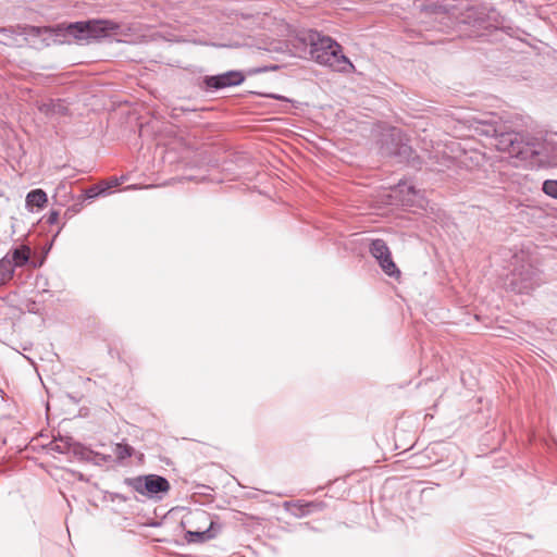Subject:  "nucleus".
<instances>
[{"instance_id": "nucleus-4", "label": "nucleus", "mask_w": 557, "mask_h": 557, "mask_svg": "<svg viewBox=\"0 0 557 557\" xmlns=\"http://www.w3.org/2000/svg\"><path fill=\"white\" fill-rule=\"evenodd\" d=\"M120 24L111 20H88L58 26L59 34L73 37L77 42L89 44L115 34Z\"/></svg>"}, {"instance_id": "nucleus-7", "label": "nucleus", "mask_w": 557, "mask_h": 557, "mask_svg": "<svg viewBox=\"0 0 557 557\" xmlns=\"http://www.w3.org/2000/svg\"><path fill=\"white\" fill-rule=\"evenodd\" d=\"M124 483L138 494L148 497H153L160 493H168L171 487L165 478L157 474L126 478Z\"/></svg>"}, {"instance_id": "nucleus-18", "label": "nucleus", "mask_w": 557, "mask_h": 557, "mask_svg": "<svg viewBox=\"0 0 557 557\" xmlns=\"http://www.w3.org/2000/svg\"><path fill=\"white\" fill-rule=\"evenodd\" d=\"M530 143H535V144H539V145L547 146L546 153L548 156L555 154L556 156V162L552 163V164H537V165L525 164L527 166H530V168H544V166H556L557 165V143L554 140L553 137L546 138L544 141H539L536 139H531Z\"/></svg>"}, {"instance_id": "nucleus-15", "label": "nucleus", "mask_w": 557, "mask_h": 557, "mask_svg": "<svg viewBox=\"0 0 557 557\" xmlns=\"http://www.w3.org/2000/svg\"><path fill=\"white\" fill-rule=\"evenodd\" d=\"M12 260L13 267H23L26 264L30 257V249L27 246L15 248L11 253H8Z\"/></svg>"}, {"instance_id": "nucleus-26", "label": "nucleus", "mask_w": 557, "mask_h": 557, "mask_svg": "<svg viewBox=\"0 0 557 557\" xmlns=\"http://www.w3.org/2000/svg\"><path fill=\"white\" fill-rule=\"evenodd\" d=\"M117 184H119L117 180H114V182H111V185H113V186H117Z\"/></svg>"}, {"instance_id": "nucleus-20", "label": "nucleus", "mask_w": 557, "mask_h": 557, "mask_svg": "<svg viewBox=\"0 0 557 557\" xmlns=\"http://www.w3.org/2000/svg\"><path fill=\"white\" fill-rule=\"evenodd\" d=\"M133 447H131L129 445L117 444L115 448V454L117 458L125 459L133 455Z\"/></svg>"}, {"instance_id": "nucleus-12", "label": "nucleus", "mask_w": 557, "mask_h": 557, "mask_svg": "<svg viewBox=\"0 0 557 557\" xmlns=\"http://www.w3.org/2000/svg\"><path fill=\"white\" fill-rule=\"evenodd\" d=\"M18 34H25V35H33V36H39L41 34V28L37 26H16V27H1L0 28V35L4 37V44H8L7 40L13 39L15 35Z\"/></svg>"}, {"instance_id": "nucleus-5", "label": "nucleus", "mask_w": 557, "mask_h": 557, "mask_svg": "<svg viewBox=\"0 0 557 557\" xmlns=\"http://www.w3.org/2000/svg\"><path fill=\"white\" fill-rule=\"evenodd\" d=\"M195 523L208 524L206 529L197 527L195 530H188L185 533V540L188 543H205L215 539L222 531L223 525L219 522L216 516H212L206 510H196L191 515Z\"/></svg>"}, {"instance_id": "nucleus-13", "label": "nucleus", "mask_w": 557, "mask_h": 557, "mask_svg": "<svg viewBox=\"0 0 557 557\" xmlns=\"http://www.w3.org/2000/svg\"><path fill=\"white\" fill-rule=\"evenodd\" d=\"M503 124L504 123L497 122L494 119L486 121L480 120L476 121V125L474 126V128L479 135H483L495 139L497 133L500 132L499 129Z\"/></svg>"}, {"instance_id": "nucleus-1", "label": "nucleus", "mask_w": 557, "mask_h": 557, "mask_svg": "<svg viewBox=\"0 0 557 557\" xmlns=\"http://www.w3.org/2000/svg\"><path fill=\"white\" fill-rule=\"evenodd\" d=\"M425 30L436 29L449 34L455 30L459 37H481L486 30L497 28L499 21L485 8L465 5L454 0L447 4H430L421 10Z\"/></svg>"}, {"instance_id": "nucleus-2", "label": "nucleus", "mask_w": 557, "mask_h": 557, "mask_svg": "<svg viewBox=\"0 0 557 557\" xmlns=\"http://www.w3.org/2000/svg\"><path fill=\"white\" fill-rule=\"evenodd\" d=\"M495 137L494 146L497 150L507 152L525 164H552L556 162V156L546 153L547 146L524 140L523 135L513 131H507L505 124Z\"/></svg>"}, {"instance_id": "nucleus-21", "label": "nucleus", "mask_w": 557, "mask_h": 557, "mask_svg": "<svg viewBox=\"0 0 557 557\" xmlns=\"http://www.w3.org/2000/svg\"><path fill=\"white\" fill-rule=\"evenodd\" d=\"M104 189L99 190L97 186L90 187L86 190V197L87 198H95L99 196L101 193H103Z\"/></svg>"}, {"instance_id": "nucleus-10", "label": "nucleus", "mask_w": 557, "mask_h": 557, "mask_svg": "<svg viewBox=\"0 0 557 557\" xmlns=\"http://www.w3.org/2000/svg\"><path fill=\"white\" fill-rule=\"evenodd\" d=\"M37 108L47 117L65 116L69 114V108L62 99H49L37 102Z\"/></svg>"}, {"instance_id": "nucleus-11", "label": "nucleus", "mask_w": 557, "mask_h": 557, "mask_svg": "<svg viewBox=\"0 0 557 557\" xmlns=\"http://www.w3.org/2000/svg\"><path fill=\"white\" fill-rule=\"evenodd\" d=\"M392 146L388 145L386 141L382 146V152L386 156H401L407 154L409 147L401 143L400 132L399 131H393L389 135Z\"/></svg>"}, {"instance_id": "nucleus-22", "label": "nucleus", "mask_w": 557, "mask_h": 557, "mask_svg": "<svg viewBox=\"0 0 557 557\" xmlns=\"http://www.w3.org/2000/svg\"><path fill=\"white\" fill-rule=\"evenodd\" d=\"M59 220V212L53 210V211H50L48 216H47V223L48 224H54L57 223Z\"/></svg>"}, {"instance_id": "nucleus-16", "label": "nucleus", "mask_w": 557, "mask_h": 557, "mask_svg": "<svg viewBox=\"0 0 557 557\" xmlns=\"http://www.w3.org/2000/svg\"><path fill=\"white\" fill-rule=\"evenodd\" d=\"M14 267L10 256L7 255L0 260V286L13 277Z\"/></svg>"}, {"instance_id": "nucleus-17", "label": "nucleus", "mask_w": 557, "mask_h": 557, "mask_svg": "<svg viewBox=\"0 0 557 557\" xmlns=\"http://www.w3.org/2000/svg\"><path fill=\"white\" fill-rule=\"evenodd\" d=\"M294 510H293V513L295 516H298V517H302V516H306V515H309L315 510H319L322 508V503H314V502H311V503H300V502H297L295 504L292 505Z\"/></svg>"}, {"instance_id": "nucleus-6", "label": "nucleus", "mask_w": 557, "mask_h": 557, "mask_svg": "<svg viewBox=\"0 0 557 557\" xmlns=\"http://www.w3.org/2000/svg\"><path fill=\"white\" fill-rule=\"evenodd\" d=\"M542 283L541 272L531 263L515 267L509 288L517 294H528Z\"/></svg>"}, {"instance_id": "nucleus-24", "label": "nucleus", "mask_w": 557, "mask_h": 557, "mask_svg": "<svg viewBox=\"0 0 557 557\" xmlns=\"http://www.w3.org/2000/svg\"><path fill=\"white\" fill-rule=\"evenodd\" d=\"M191 523H193V525L195 527V529H196L197 527H202V529H206V528L208 527V524H203V523H195L194 521H193Z\"/></svg>"}, {"instance_id": "nucleus-23", "label": "nucleus", "mask_w": 557, "mask_h": 557, "mask_svg": "<svg viewBox=\"0 0 557 557\" xmlns=\"http://www.w3.org/2000/svg\"><path fill=\"white\" fill-rule=\"evenodd\" d=\"M51 445H52L51 449L57 450L59 453H64L67 449V445L66 444L61 446V445H59V444L53 442V443H51Z\"/></svg>"}, {"instance_id": "nucleus-8", "label": "nucleus", "mask_w": 557, "mask_h": 557, "mask_svg": "<svg viewBox=\"0 0 557 557\" xmlns=\"http://www.w3.org/2000/svg\"><path fill=\"white\" fill-rule=\"evenodd\" d=\"M245 81V75L240 71H227L219 75H207L199 84L200 89L213 91L226 87L238 86Z\"/></svg>"}, {"instance_id": "nucleus-19", "label": "nucleus", "mask_w": 557, "mask_h": 557, "mask_svg": "<svg viewBox=\"0 0 557 557\" xmlns=\"http://www.w3.org/2000/svg\"><path fill=\"white\" fill-rule=\"evenodd\" d=\"M542 189L547 196H549L552 198H557V181L546 180L543 183Z\"/></svg>"}, {"instance_id": "nucleus-3", "label": "nucleus", "mask_w": 557, "mask_h": 557, "mask_svg": "<svg viewBox=\"0 0 557 557\" xmlns=\"http://www.w3.org/2000/svg\"><path fill=\"white\" fill-rule=\"evenodd\" d=\"M300 40L309 47V54L317 63L341 73H351L355 66L343 53L342 46L330 36L317 30L302 34Z\"/></svg>"}, {"instance_id": "nucleus-25", "label": "nucleus", "mask_w": 557, "mask_h": 557, "mask_svg": "<svg viewBox=\"0 0 557 557\" xmlns=\"http://www.w3.org/2000/svg\"><path fill=\"white\" fill-rule=\"evenodd\" d=\"M117 184H119L117 180H114V182H111V185H113V186H117Z\"/></svg>"}, {"instance_id": "nucleus-9", "label": "nucleus", "mask_w": 557, "mask_h": 557, "mask_svg": "<svg viewBox=\"0 0 557 557\" xmlns=\"http://www.w3.org/2000/svg\"><path fill=\"white\" fill-rule=\"evenodd\" d=\"M370 252L377 260L385 274L388 276L400 274L399 269L396 267L392 259L389 248L387 247L385 240L381 238L372 240L370 245Z\"/></svg>"}, {"instance_id": "nucleus-14", "label": "nucleus", "mask_w": 557, "mask_h": 557, "mask_svg": "<svg viewBox=\"0 0 557 557\" xmlns=\"http://www.w3.org/2000/svg\"><path fill=\"white\" fill-rule=\"evenodd\" d=\"M26 208L32 211L33 208L41 209L48 202L47 194L42 189H34L26 196Z\"/></svg>"}]
</instances>
